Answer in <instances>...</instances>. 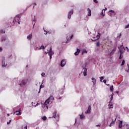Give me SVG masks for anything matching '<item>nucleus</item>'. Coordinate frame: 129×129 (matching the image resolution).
<instances>
[{"instance_id":"f257e3e1","label":"nucleus","mask_w":129,"mask_h":129,"mask_svg":"<svg viewBox=\"0 0 129 129\" xmlns=\"http://www.w3.org/2000/svg\"><path fill=\"white\" fill-rule=\"evenodd\" d=\"M120 49H119L120 51V56L119 57V59H122V49H124V47L122 45L120 46Z\"/></svg>"},{"instance_id":"f03ea898","label":"nucleus","mask_w":129,"mask_h":129,"mask_svg":"<svg viewBox=\"0 0 129 129\" xmlns=\"http://www.w3.org/2000/svg\"><path fill=\"white\" fill-rule=\"evenodd\" d=\"M31 17L32 24H33V29H34V27H35V25L36 24V17L34 15H31Z\"/></svg>"},{"instance_id":"7ed1b4c3","label":"nucleus","mask_w":129,"mask_h":129,"mask_svg":"<svg viewBox=\"0 0 129 129\" xmlns=\"http://www.w3.org/2000/svg\"><path fill=\"white\" fill-rule=\"evenodd\" d=\"M46 54H48L49 55H54V52L52 51V47H50L49 50H47V52H45Z\"/></svg>"},{"instance_id":"20e7f679","label":"nucleus","mask_w":129,"mask_h":129,"mask_svg":"<svg viewBox=\"0 0 129 129\" xmlns=\"http://www.w3.org/2000/svg\"><path fill=\"white\" fill-rule=\"evenodd\" d=\"M56 114H57V111H54L52 114V117H53L54 118H56V117L57 120H58L59 115H56Z\"/></svg>"},{"instance_id":"39448f33","label":"nucleus","mask_w":129,"mask_h":129,"mask_svg":"<svg viewBox=\"0 0 129 129\" xmlns=\"http://www.w3.org/2000/svg\"><path fill=\"white\" fill-rule=\"evenodd\" d=\"M21 17H22V15H21V14H18L16 15L15 17L14 20H13V23H15V22H17V18H18V20H21Z\"/></svg>"},{"instance_id":"423d86ee","label":"nucleus","mask_w":129,"mask_h":129,"mask_svg":"<svg viewBox=\"0 0 129 129\" xmlns=\"http://www.w3.org/2000/svg\"><path fill=\"white\" fill-rule=\"evenodd\" d=\"M74 13V12L73 11V10H71L68 14V19H71V16H72V15H73V13Z\"/></svg>"},{"instance_id":"0eeeda50","label":"nucleus","mask_w":129,"mask_h":129,"mask_svg":"<svg viewBox=\"0 0 129 129\" xmlns=\"http://www.w3.org/2000/svg\"><path fill=\"white\" fill-rule=\"evenodd\" d=\"M44 31L45 32L44 35H47V34H55V31H51V30H49L48 31H46V30H45V29H44Z\"/></svg>"},{"instance_id":"6e6552de","label":"nucleus","mask_w":129,"mask_h":129,"mask_svg":"<svg viewBox=\"0 0 129 129\" xmlns=\"http://www.w3.org/2000/svg\"><path fill=\"white\" fill-rule=\"evenodd\" d=\"M66 64V59H62L61 61L60 66L61 67H64Z\"/></svg>"},{"instance_id":"1a4fd4ad","label":"nucleus","mask_w":129,"mask_h":129,"mask_svg":"<svg viewBox=\"0 0 129 129\" xmlns=\"http://www.w3.org/2000/svg\"><path fill=\"white\" fill-rule=\"evenodd\" d=\"M109 15L110 16V17H111V16L112 15V14H113L114 16H115V15H116V14L115 13V12H114V11L113 10H110L109 11Z\"/></svg>"},{"instance_id":"9d476101","label":"nucleus","mask_w":129,"mask_h":129,"mask_svg":"<svg viewBox=\"0 0 129 129\" xmlns=\"http://www.w3.org/2000/svg\"><path fill=\"white\" fill-rule=\"evenodd\" d=\"M27 80H22L19 85H20V86H23V85H26V84H27Z\"/></svg>"},{"instance_id":"9b49d317","label":"nucleus","mask_w":129,"mask_h":129,"mask_svg":"<svg viewBox=\"0 0 129 129\" xmlns=\"http://www.w3.org/2000/svg\"><path fill=\"white\" fill-rule=\"evenodd\" d=\"M100 38V33H98V35L96 36V37H94V39L92 40V41H96L97 40H98Z\"/></svg>"},{"instance_id":"f8f14e48","label":"nucleus","mask_w":129,"mask_h":129,"mask_svg":"<svg viewBox=\"0 0 129 129\" xmlns=\"http://www.w3.org/2000/svg\"><path fill=\"white\" fill-rule=\"evenodd\" d=\"M7 66V64L5 63V57H2V67H6Z\"/></svg>"},{"instance_id":"ddd939ff","label":"nucleus","mask_w":129,"mask_h":129,"mask_svg":"<svg viewBox=\"0 0 129 129\" xmlns=\"http://www.w3.org/2000/svg\"><path fill=\"white\" fill-rule=\"evenodd\" d=\"M83 74H84V76H86L87 75V68H84L83 69Z\"/></svg>"},{"instance_id":"4468645a","label":"nucleus","mask_w":129,"mask_h":129,"mask_svg":"<svg viewBox=\"0 0 129 129\" xmlns=\"http://www.w3.org/2000/svg\"><path fill=\"white\" fill-rule=\"evenodd\" d=\"M32 38H33V34H32V33L29 34L27 37V39L28 41H31V40H32Z\"/></svg>"},{"instance_id":"2eb2a0df","label":"nucleus","mask_w":129,"mask_h":129,"mask_svg":"<svg viewBox=\"0 0 129 129\" xmlns=\"http://www.w3.org/2000/svg\"><path fill=\"white\" fill-rule=\"evenodd\" d=\"M17 115H21L22 113H21V108L19 109V110H17L14 112Z\"/></svg>"},{"instance_id":"dca6fc26","label":"nucleus","mask_w":129,"mask_h":129,"mask_svg":"<svg viewBox=\"0 0 129 129\" xmlns=\"http://www.w3.org/2000/svg\"><path fill=\"white\" fill-rule=\"evenodd\" d=\"M47 100H48L50 103H52L53 100H54V97L52 96H50L48 99Z\"/></svg>"},{"instance_id":"f3484780","label":"nucleus","mask_w":129,"mask_h":129,"mask_svg":"<svg viewBox=\"0 0 129 129\" xmlns=\"http://www.w3.org/2000/svg\"><path fill=\"white\" fill-rule=\"evenodd\" d=\"M91 110V106H89L88 110L85 112L86 114L90 113V111Z\"/></svg>"},{"instance_id":"a211bd4d","label":"nucleus","mask_w":129,"mask_h":129,"mask_svg":"<svg viewBox=\"0 0 129 129\" xmlns=\"http://www.w3.org/2000/svg\"><path fill=\"white\" fill-rule=\"evenodd\" d=\"M80 52V49L77 48V51L75 52V56H78Z\"/></svg>"},{"instance_id":"6ab92c4d","label":"nucleus","mask_w":129,"mask_h":129,"mask_svg":"<svg viewBox=\"0 0 129 129\" xmlns=\"http://www.w3.org/2000/svg\"><path fill=\"white\" fill-rule=\"evenodd\" d=\"M49 103H51V102L49 101V100L47 99L44 103L43 105H44V106H46V105H47L48 104H49Z\"/></svg>"},{"instance_id":"aec40b11","label":"nucleus","mask_w":129,"mask_h":129,"mask_svg":"<svg viewBox=\"0 0 129 129\" xmlns=\"http://www.w3.org/2000/svg\"><path fill=\"white\" fill-rule=\"evenodd\" d=\"M87 11L88 13V17L91 16V10H90V9L89 8H88Z\"/></svg>"},{"instance_id":"412c9836","label":"nucleus","mask_w":129,"mask_h":129,"mask_svg":"<svg viewBox=\"0 0 129 129\" xmlns=\"http://www.w3.org/2000/svg\"><path fill=\"white\" fill-rule=\"evenodd\" d=\"M6 41H8V38H7V37H4L1 38V42H6Z\"/></svg>"},{"instance_id":"4be33fe9","label":"nucleus","mask_w":129,"mask_h":129,"mask_svg":"<svg viewBox=\"0 0 129 129\" xmlns=\"http://www.w3.org/2000/svg\"><path fill=\"white\" fill-rule=\"evenodd\" d=\"M87 53H88L87 50H86V49H84L82 50V55H84V54H87Z\"/></svg>"},{"instance_id":"5701e85b","label":"nucleus","mask_w":129,"mask_h":129,"mask_svg":"<svg viewBox=\"0 0 129 129\" xmlns=\"http://www.w3.org/2000/svg\"><path fill=\"white\" fill-rule=\"evenodd\" d=\"M101 15L103 17H104V16H105V10H104V9L102 10Z\"/></svg>"},{"instance_id":"b1692460","label":"nucleus","mask_w":129,"mask_h":129,"mask_svg":"<svg viewBox=\"0 0 129 129\" xmlns=\"http://www.w3.org/2000/svg\"><path fill=\"white\" fill-rule=\"evenodd\" d=\"M92 82H93L94 85H95V83H96V79H95V78H92Z\"/></svg>"},{"instance_id":"393cba45","label":"nucleus","mask_w":129,"mask_h":129,"mask_svg":"<svg viewBox=\"0 0 129 129\" xmlns=\"http://www.w3.org/2000/svg\"><path fill=\"white\" fill-rule=\"evenodd\" d=\"M108 107H109V108H110V109L113 108V105L110 102V103L108 105Z\"/></svg>"},{"instance_id":"a878e982","label":"nucleus","mask_w":129,"mask_h":129,"mask_svg":"<svg viewBox=\"0 0 129 129\" xmlns=\"http://www.w3.org/2000/svg\"><path fill=\"white\" fill-rule=\"evenodd\" d=\"M122 127V121L120 120L119 127V128H121Z\"/></svg>"},{"instance_id":"bb28decb","label":"nucleus","mask_w":129,"mask_h":129,"mask_svg":"<svg viewBox=\"0 0 129 129\" xmlns=\"http://www.w3.org/2000/svg\"><path fill=\"white\" fill-rule=\"evenodd\" d=\"M115 120H116V118H115L114 121H112L111 123L109 125V126H112V125H113L114 124V122L115 121Z\"/></svg>"},{"instance_id":"cd10ccee","label":"nucleus","mask_w":129,"mask_h":129,"mask_svg":"<svg viewBox=\"0 0 129 129\" xmlns=\"http://www.w3.org/2000/svg\"><path fill=\"white\" fill-rule=\"evenodd\" d=\"M72 38H73V35H72L70 37L67 36V39L68 40V41H70V40L72 39Z\"/></svg>"},{"instance_id":"c85d7f7f","label":"nucleus","mask_w":129,"mask_h":129,"mask_svg":"<svg viewBox=\"0 0 129 129\" xmlns=\"http://www.w3.org/2000/svg\"><path fill=\"white\" fill-rule=\"evenodd\" d=\"M28 125L25 124V125H23L22 126V129H28V127H27Z\"/></svg>"},{"instance_id":"c756f323","label":"nucleus","mask_w":129,"mask_h":129,"mask_svg":"<svg viewBox=\"0 0 129 129\" xmlns=\"http://www.w3.org/2000/svg\"><path fill=\"white\" fill-rule=\"evenodd\" d=\"M110 90L111 92H113V86L111 85L110 87Z\"/></svg>"},{"instance_id":"7c9ffc66","label":"nucleus","mask_w":129,"mask_h":129,"mask_svg":"<svg viewBox=\"0 0 129 129\" xmlns=\"http://www.w3.org/2000/svg\"><path fill=\"white\" fill-rule=\"evenodd\" d=\"M85 117V116H84V115L81 114L80 115V119H83V118H84Z\"/></svg>"},{"instance_id":"2f4dec72","label":"nucleus","mask_w":129,"mask_h":129,"mask_svg":"<svg viewBox=\"0 0 129 129\" xmlns=\"http://www.w3.org/2000/svg\"><path fill=\"white\" fill-rule=\"evenodd\" d=\"M124 63H125V61L124 59H123L121 64V66H123V65H124Z\"/></svg>"},{"instance_id":"473e14b6","label":"nucleus","mask_w":129,"mask_h":129,"mask_svg":"<svg viewBox=\"0 0 129 129\" xmlns=\"http://www.w3.org/2000/svg\"><path fill=\"white\" fill-rule=\"evenodd\" d=\"M43 49V50H44V49H45V46H43V45H41V46H40V47L39 48V50H41V49Z\"/></svg>"},{"instance_id":"72a5a7b5","label":"nucleus","mask_w":129,"mask_h":129,"mask_svg":"<svg viewBox=\"0 0 129 129\" xmlns=\"http://www.w3.org/2000/svg\"><path fill=\"white\" fill-rule=\"evenodd\" d=\"M42 119H43V120H46V119H47V117H46V116H44L43 117H41Z\"/></svg>"},{"instance_id":"f704fd0d","label":"nucleus","mask_w":129,"mask_h":129,"mask_svg":"<svg viewBox=\"0 0 129 129\" xmlns=\"http://www.w3.org/2000/svg\"><path fill=\"white\" fill-rule=\"evenodd\" d=\"M127 66L128 67V70H125V71H126V72L127 73H129V64H128V63L127 64Z\"/></svg>"},{"instance_id":"c9c22d12","label":"nucleus","mask_w":129,"mask_h":129,"mask_svg":"<svg viewBox=\"0 0 129 129\" xmlns=\"http://www.w3.org/2000/svg\"><path fill=\"white\" fill-rule=\"evenodd\" d=\"M120 37H121V33H120L119 35L117 36V38H118V39H120Z\"/></svg>"},{"instance_id":"e433bc0d","label":"nucleus","mask_w":129,"mask_h":129,"mask_svg":"<svg viewBox=\"0 0 129 129\" xmlns=\"http://www.w3.org/2000/svg\"><path fill=\"white\" fill-rule=\"evenodd\" d=\"M102 80H103V77H101L100 79V81H101V82H102Z\"/></svg>"},{"instance_id":"4c0bfd02","label":"nucleus","mask_w":129,"mask_h":129,"mask_svg":"<svg viewBox=\"0 0 129 129\" xmlns=\"http://www.w3.org/2000/svg\"><path fill=\"white\" fill-rule=\"evenodd\" d=\"M96 46H97V47H99V46H100L99 42H98L96 43Z\"/></svg>"},{"instance_id":"58836bf2","label":"nucleus","mask_w":129,"mask_h":129,"mask_svg":"<svg viewBox=\"0 0 129 129\" xmlns=\"http://www.w3.org/2000/svg\"><path fill=\"white\" fill-rule=\"evenodd\" d=\"M94 3L95 4H98V1L97 0H93Z\"/></svg>"},{"instance_id":"ea45409f","label":"nucleus","mask_w":129,"mask_h":129,"mask_svg":"<svg viewBox=\"0 0 129 129\" xmlns=\"http://www.w3.org/2000/svg\"><path fill=\"white\" fill-rule=\"evenodd\" d=\"M128 28H129V24L125 27V29H128Z\"/></svg>"},{"instance_id":"a19ab883","label":"nucleus","mask_w":129,"mask_h":129,"mask_svg":"<svg viewBox=\"0 0 129 129\" xmlns=\"http://www.w3.org/2000/svg\"><path fill=\"white\" fill-rule=\"evenodd\" d=\"M0 32L1 33H5V30H4V29H1Z\"/></svg>"},{"instance_id":"79ce46f5","label":"nucleus","mask_w":129,"mask_h":129,"mask_svg":"<svg viewBox=\"0 0 129 129\" xmlns=\"http://www.w3.org/2000/svg\"><path fill=\"white\" fill-rule=\"evenodd\" d=\"M43 87H44V86H42V85H41L39 89H41L42 88H43Z\"/></svg>"},{"instance_id":"37998d69","label":"nucleus","mask_w":129,"mask_h":129,"mask_svg":"<svg viewBox=\"0 0 129 129\" xmlns=\"http://www.w3.org/2000/svg\"><path fill=\"white\" fill-rule=\"evenodd\" d=\"M41 76H42V77H44V76H45V74H44V73H42L41 74Z\"/></svg>"},{"instance_id":"c03bdc74","label":"nucleus","mask_w":129,"mask_h":129,"mask_svg":"<svg viewBox=\"0 0 129 129\" xmlns=\"http://www.w3.org/2000/svg\"><path fill=\"white\" fill-rule=\"evenodd\" d=\"M11 121H12V120H10L9 121H8L7 124H10V123H11Z\"/></svg>"},{"instance_id":"a18cd8bd","label":"nucleus","mask_w":129,"mask_h":129,"mask_svg":"<svg viewBox=\"0 0 129 129\" xmlns=\"http://www.w3.org/2000/svg\"><path fill=\"white\" fill-rule=\"evenodd\" d=\"M19 21V19H18V18H17V19H16V21H14V23H17V22H18Z\"/></svg>"},{"instance_id":"49530a36","label":"nucleus","mask_w":129,"mask_h":129,"mask_svg":"<svg viewBox=\"0 0 129 129\" xmlns=\"http://www.w3.org/2000/svg\"><path fill=\"white\" fill-rule=\"evenodd\" d=\"M102 82H104V83H106V80H104Z\"/></svg>"},{"instance_id":"de8ad7c7","label":"nucleus","mask_w":129,"mask_h":129,"mask_svg":"<svg viewBox=\"0 0 129 129\" xmlns=\"http://www.w3.org/2000/svg\"><path fill=\"white\" fill-rule=\"evenodd\" d=\"M112 99H113V97H111V98H110V100H111V101H112Z\"/></svg>"},{"instance_id":"09e8293b","label":"nucleus","mask_w":129,"mask_h":129,"mask_svg":"<svg viewBox=\"0 0 129 129\" xmlns=\"http://www.w3.org/2000/svg\"><path fill=\"white\" fill-rule=\"evenodd\" d=\"M17 22L18 24H20L21 23V20H19Z\"/></svg>"},{"instance_id":"8fccbe9b","label":"nucleus","mask_w":129,"mask_h":129,"mask_svg":"<svg viewBox=\"0 0 129 129\" xmlns=\"http://www.w3.org/2000/svg\"><path fill=\"white\" fill-rule=\"evenodd\" d=\"M3 51V48L2 47H0V52H2Z\"/></svg>"},{"instance_id":"3c124183","label":"nucleus","mask_w":129,"mask_h":129,"mask_svg":"<svg viewBox=\"0 0 129 129\" xmlns=\"http://www.w3.org/2000/svg\"><path fill=\"white\" fill-rule=\"evenodd\" d=\"M38 105H39V103H37L36 104V105L35 106V107H36V106H38Z\"/></svg>"},{"instance_id":"603ef678","label":"nucleus","mask_w":129,"mask_h":129,"mask_svg":"<svg viewBox=\"0 0 129 129\" xmlns=\"http://www.w3.org/2000/svg\"><path fill=\"white\" fill-rule=\"evenodd\" d=\"M45 106V108H46V109H48V106Z\"/></svg>"},{"instance_id":"864d4df0","label":"nucleus","mask_w":129,"mask_h":129,"mask_svg":"<svg viewBox=\"0 0 129 129\" xmlns=\"http://www.w3.org/2000/svg\"><path fill=\"white\" fill-rule=\"evenodd\" d=\"M49 58H50V59H52V55H49Z\"/></svg>"},{"instance_id":"5fc2aeb1","label":"nucleus","mask_w":129,"mask_h":129,"mask_svg":"<svg viewBox=\"0 0 129 129\" xmlns=\"http://www.w3.org/2000/svg\"><path fill=\"white\" fill-rule=\"evenodd\" d=\"M126 127H127V128H129V125H128V124H127V125H126Z\"/></svg>"},{"instance_id":"6e6d98bb","label":"nucleus","mask_w":129,"mask_h":129,"mask_svg":"<svg viewBox=\"0 0 129 129\" xmlns=\"http://www.w3.org/2000/svg\"><path fill=\"white\" fill-rule=\"evenodd\" d=\"M40 92H41V89H39V90L38 91V93H40Z\"/></svg>"},{"instance_id":"4d7b16f0","label":"nucleus","mask_w":129,"mask_h":129,"mask_svg":"<svg viewBox=\"0 0 129 129\" xmlns=\"http://www.w3.org/2000/svg\"><path fill=\"white\" fill-rule=\"evenodd\" d=\"M111 97H113V93H112V94L111 95Z\"/></svg>"},{"instance_id":"13d9d810","label":"nucleus","mask_w":129,"mask_h":129,"mask_svg":"<svg viewBox=\"0 0 129 129\" xmlns=\"http://www.w3.org/2000/svg\"><path fill=\"white\" fill-rule=\"evenodd\" d=\"M62 98V97H60L58 98V100H60V99H61Z\"/></svg>"},{"instance_id":"bf43d9fd","label":"nucleus","mask_w":129,"mask_h":129,"mask_svg":"<svg viewBox=\"0 0 129 129\" xmlns=\"http://www.w3.org/2000/svg\"><path fill=\"white\" fill-rule=\"evenodd\" d=\"M126 49H127V51H128V47H126Z\"/></svg>"},{"instance_id":"052dcab7","label":"nucleus","mask_w":129,"mask_h":129,"mask_svg":"<svg viewBox=\"0 0 129 129\" xmlns=\"http://www.w3.org/2000/svg\"><path fill=\"white\" fill-rule=\"evenodd\" d=\"M34 6H37V4L34 3Z\"/></svg>"},{"instance_id":"680f3d73","label":"nucleus","mask_w":129,"mask_h":129,"mask_svg":"<svg viewBox=\"0 0 129 129\" xmlns=\"http://www.w3.org/2000/svg\"><path fill=\"white\" fill-rule=\"evenodd\" d=\"M96 126H100V125H96Z\"/></svg>"},{"instance_id":"e2e57ef3","label":"nucleus","mask_w":129,"mask_h":129,"mask_svg":"<svg viewBox=\"0 0 129 129\" xmlns=\"http://www.w3.org/2000/svg\"><path fill=\"white\" fill-rule=\"evenodd\" d=\"M112 53V51H111V52L110 53V55H111Z\"/></svg>"},{"instance_id":"0e129e2a","label":"nucleus","mask_w":129,"mask_h":129,"mask_svg":"<svg viewBox=\"0 0 129 129\" xmlns=\"http://www.w3.org/2000/svg\"><path fill=\"white\" fill-rule=\"evenodd\" d=\"M7 115H8V116H10V114H7Z\"/></svg>"},{"instance_id":"69168bd1","label":"nucleus","mask_w":129,"mask_h":129,"mask_svg":"<svg viewBox=\"0 0 129 129\" xmlns=\"http://www.w3.org/2000/svg\"><path fill=\"white\" fill-rule=\"evenodd\" d=\"M59 1V2H62V1H63V0H58Z\"/></svg>"},{"instance_id":"338daca9","label":"nucleus","mask_w":129,"mask_h":129,"mask_svg":"<svg viewBox=\"0 0 129 129\" xmlns=\"http://www.w3.org/2000/svg\"><path fill=\"white\" fill-rule=\"evenodd\" d=\"M116 93L118 94V91L116 92Z\"/></svg>"},{"instance_id":"774afa93","label":"nucleus","mask_w":129,"mask_h":129,"mask_svg":"<svg viewBox=\"0 0 129 129\" xmlns=\"http://www.w3.org/2000/svg\"><path fill=\"white\" fill-rule=\"evenodd\" d=\"M36 129H39V127H36Z\"/></svg>"}]
</instances>
